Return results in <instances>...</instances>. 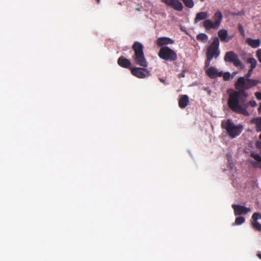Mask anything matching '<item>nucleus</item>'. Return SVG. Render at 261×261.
Returning <instances> with one entry per match:
<instances>
[{"label": "nucleus", "instance_id": "72a5a7b5", "mask_svg": "<svg viewBox=\"0 0 261 261\" xmlns=\"http://www.w3.org/2000/svg\"><path fill=\"white\" fill-rule=\"evenodd\" d=\"M258 112L259 113L261 112V102L259 103V107L258 108Z\"/></svg>", "mask_w": 261, "mask_h": 261}, {"label": "nucleus", "instance_id": "9d476101", "mask_svg": "<svg viewBox=\"0 0 261 261\" xmlns=\"http://www.w3.org/2000/svg\"><path fill=\"white\" fill-rule=\"evenodd\" d=\"M205 73L206 75L211 79H214L217 76H221L223 74L222 72H219L218 70L214 67H210L206 69Z\"/></svg>", "mask_w": 261, "mask_h": 261}, {"label": "nucleus", "instance_id": "393cba45", "mask_svg": "<svg viewBox=\"0 0 261 261\" xmlns=\"http://www.w3.org/2000/svg\"><path fill=\"white\" fill-rule=\"evenodd\" d=\"M245 221V219L243 217H237L235 220V224L236 225H241L243 224Z\"/></svg>", "mask_w": 261, "mask_h": 261}, {"label": "nucleus", "instance_id": "aec40b11", "mask_svg": "<svg viewBox=\"0 0 261 261\" xmlns=\"http://www.w3.org/2000/svg\"><path fill=\"white\" fill-rule=\"evenodd\" d=\"M250 156L257 162L258 167L261 168V156L258 153L253 152L251 153Z\"/></svg>", "mask_w": 261, "mask_h": 261}, {"label": "nucleus", "instance_id": "4468645a", "mask_svg": "<svg viewBox=\"0 0 261 261\" xmlns=\"http://www.w3.org/2000/svg\"><path fill=\"white\" fill-rule=\"evenodd\" d=\"M218 35L221 42H227L231 39V37L228 36L227 31L225 29L219 30L218 32Z\"/></svg>", "mask_w": 261, "mask_h": 261}, {"label": "nucleus", "instance_id": "473e14b6", "mask_svg": "<svg viewBox=\"0 0 261 261\" xmlns=\"http://www.w3.org/2000/svg\"><path fill=\"white\" fill-rule=\"evenodd\" d=\"M159 80L161 82H162V83L165 84V85H167L168 83L166 82V80L164 79H163V78H159Z\"/></svg>", "mask_w": 261, "mask_h": 261}, {"label": "nucleus", "instance_id": "ddd939ff", "mask_svg": "<svg viewBox=\"0 0 261 261\" xmlns=\"http://www.w3.org/2000/svg\"><path fill=\"white\" fill-rule=\"evenodd\" d=\"M117 63L121 67L125 68H129L130 69V65H131V62L130 61L124 58L123 56H120L117 60Z\"/></svg>", "mask_w": 261, "mask_h": 261}, {"label": "nucleus", "instance_id": "7ed1b4c3", "mask_svg": "<svg viewBox=\"0 0 261 261\" xmlns=\"http://www.w3.org/2000/svg\"><path fill=\"white\" fill-rule=\"evenodd\" d=\"M221 127L226 130L228 136L231 138L239 136L243 129V126L242 124L236 125L230 119L223 121L221 123Z\"/></svg>", "mask_w": 261, "mask_h": 261}, {"label": "nucleus", "instance_id": "6e6552de", "mask_svg": "<svg viewBox=\"0 0 261 261\" xmlns=\"http://www.w3.org/2000/svg\"><path fill=\"white\" fill-rule=\"evenodd\" d=\"M161 1L168 6L178 11H181L183 9L182 3L178 0H161Z\"/></svg>", "mask_w": 261, "mask_h": 261}, {"label": "nucleus", "instance_id": "6ab92c4d", "mask_svg": "<svg viewBox=\"0 0 261 261\" xmlns=\"http://www.w3.org/2000/svg\"><path fill=\"white\" fill-rule=\"evenodd\" d=\"M246 42L248 45L251 46L253 48H256L258 47L260 45V40L259 39H253L250 38H247L246 39Z\"/></svg>", "mask_w": 261, "mask_h": 261}, {"label": "nucleus", "instance_id": "412c9836", "mask_svg": "<svg viewBox=\"0 0 261 261\" xmlns=\"http://www.w3.org/2000/svg\"><path fill=\"white\" fill-rule=\"evenodd\" d=\"M196 39L199 41L206 42L208 40V36L204 33H200L197 35Z\"/></svg>", "mask_w": 261, "mask_h": 261}, {"label": "nucleus", "instance_id": "0eeeda50", "mask_svg": "<svg viewBox=\"0 0 261 261\" xmlns=\"http://www.w3.org/2000/svg\"><path fill=\"white\" fill-rule=\"evenodd\" d=\"M224 60L225 62L232 63L236 67H239L242 65L238 56L232 51L227 52L225 54Z\"/></svg>", "mask_w": 261, "mask_h": 261}, {"label": "nucleus", "instance_id": "9b49d317", "mask_svg": "<svg viewBox=\"0 0 261 261\" xmlns=\"http://www.w3.org/2000/svg\"><path fill=\"white\" fill-rule=\"evenodd\" d=\"M174 43V41L173 40L166 37H160L156 41V45L161 47L168 44H172Z\"/></svg>", "mask_w": 261, "mask_h": 261}, {"label": "nucleus", "instance_id": "c85d7f7f", "mask_svg": "<svg viewBox=\"0 0 261 261\" xmlns=\"http://www.w3.org/2000/svg\"><path fill=\"white\" fill-rule=\"evenodd\" d=\"M246 103L248 104V106H250L251 107H255L257 106V103L256 101L254 100H250L249 101L246 102Z\"/></svg>", "mask_w": 261, "mask_h": 261}, {"label": "nucleus", "instance_id": "39448f33", "mask_svg": "<svg viewBox=\"0 0 261 261\" xmlns=\"http://www.w3.org/2000/svg\"><path fill=\"white\" fill-rule=\"evenodd\" d=\"M159 57L166 61H175L177 59V56L175 51L168 46H164L160 48Z\"/></svg>", "mask_w": 261, "mask_h": 261}, {"label": "nucleus", "instance_id": "f704fd0d", "mask_svg": "<svg viewBox=\"0 0 261 261\" xmlns=\"http://www.w3.org/2000/svg\"><path fill=\"white\" fill-rule=\"evenodd\" d=\"M257 256L260 259H261V253H257Z\"/></svg>", "mask_w": 261, "mask_h": 261}, {"label": "nucleus", "instance_id": "1a4fd4ad", "mask_svg": "<svg viewBox=\"0 0 261 261\" xmlns=\"http://www.w3.org/2000/svg\"><path fill=\"white\" fill-rule=\"evenodd\" d=\"M232 207L233 209L235 216L245 215L251 211L250 208L241 205L232 204Z\"/></svg>", "mask_w": 261, "mask_h": 261}, {"label": "nucleus", "instance_id": "423d86ee", "mask_svg": "<svg viewBox=\"0 0 261 261\" xmlns=\"http://www.w3.org/2000/svg\"><path fill=\"white\" fill-rule=\"evenodd\" d=\"M219 40L218 37H216L213 39V40L210 45L207 48L206 53V56L213 59L217 58L220 55L219 47Z\"/></svg>", "mask_w": 261, "mask_h": 261}, {"label": "nucleus", "instance_id": "4be33fe9", "mask_svg": "<svg viewBox=\"0 0 261 261\" xmlns=\"http://www.w3.org/2000/svg\"><path fill=\"white\" fill-rule=\"evenodd\" d=\"M247 63L250 64V68L251 69H253L255 68L257 65V61L253 58H249L247 59Z\"/></svg>", "mask_w": 261, "mask_h": 261}, {"label": "nucleus", "instance_id": "f03ea898", "mask_svg": "<svg viewBox=\"0 0 261 261\" xmlns=\"http://www.w3.org/2000/svg\"><path fill=\"white\" fill-rule=\"evenodd\" d=\"M132 49L134 52L132 56L134 62L143 68L136 67L130 68L131 73L138 78H145L149 75V71L145 68L148 66V63L144 54V46L140 42H135L132 45Z\"/></svg>", "mask_w": 261, "mask_h": 261}, {"label": "nucleus", "instance_id": "7c9ffc66", "mask_svg": "<svg viewBox=\"0 0 261 261\" xmlns=\"http://www.w3.org/2000/svg\"><path fill=\"white\" fill-rule=\"evenodd\" d=\"M253 70L252 69H251L250 68L247 73L245 75V76L244 77H245V79H249V77L251 76V74H252V71H253Z\"/></svg>", "mask_w": 261, "mask_h": 261}, {"label": "nucleus", "instance_id": "a878e982", "mask_svg": "<svg viewBox=\"0 0 261 261\" xmlns=\"http://www.w3.org/2000/svg\"><path fill=\"white\" fill-rule=\"evenodd\" d=\"M212 59H213L206 57V60L205 61V62H204V68H205V69H207L208 68H209V66H210V64H211V60Z\"/></svg>", "mask_w": 261, "mask_h": 261}, {"label": "nucleus", "instance_id": "cd10ccee", "mask_svg": "<svg viewBox=\"0 0 261 261\" xmlns=\"http://www.w3.org/2000/svg\"><path fill=\"white\" fill-rule=\"evenodd\" d=\"M223 80L225 81H228L230 79V74L228 72H226L224 74H222Z\"/></svg>", "mask_w": 261, "mask_h": 261}, {"label": "nucleus", "instance_id": "2eb2a0df", "mask_svg": "<svg viewBox=\"0 0 261 261\" xmlns=\"http://www.w3.org/2000/svg\"><path fill=\"white\" fill-rule=\"evenodd\" d=\"M189 103V97L187 95H181L178 100L179 107L181 109L185 108Z\"/></svg>", "mask_w": 261, "mask_h": 261}, {"label": "nucleus", "instance_id": "20e7f679", "mask_svg": "<svg viewBox=\"0 0 261 261\" xmlns=\"http://www.w3.org/2000/svg\"><path fill=\"white\" fill-rule=\"evenodd\" d=\"M223 16L220 11H216L213 16L214 21L213 22L211 19H206L203 22V26L206 30L211 29H218L222 22Z\"/></svg>", "mask_w": 261, "mask_h": 261}, {"label": "nucleus", "instance_id": "b1692460", "mask_svg": "<svg viewBox=\"0 0 261 261\" xmlns=\"http://www.w3.org/2000/svg\"><path fill=\"white\" fill-rule=\"evenodd\" d=\"M261 219V214L259 213H254L251 217V222H256L258 220Z\"/></svg>", "mask_w": 261, "mask_h": 261}, {"label": "nucleus", "instance_id": "dca6fc26", "mask_svg": "<svg viewBox=\"0 0 261 261\" xmlns=\"http://www.w3.org/2000/svg\"><path fill=\"white\" fill-rule=\"evenodd\" d=\"M208 17V13L207 12H200L197 13L194 19L195 23H197L202 20H206Z\"/></svg>", "mask_w": 261, "mask_h": 261}, {"label": "nucleus", "instance_id": "a211bd4d", "mask_svg": "<svg viewBox=\"0 0 261 261\" xmlns=\"http://www.w3.org/2000/svg\"><path fill=\"white\" fill-rule=\"evenodd\" d=\"M250 123L255 124L256 130L257 132H261V117L252 119L250 121Z\"/></svg>", "mask_w": 261, "mask_h": 261}, {"label": "nucleus", "instance_id": "c9c22d12", "mask_svg": "<svg viewBox=\"0 0 261 261\" xmlns=\"http://www.w3.org/2000/svg\"><path fill=\"white\" fill-rule=\"evenodd\" d=\"M97 3H100V0H97Z\"/></svg>", "mask_w": 261, "mask_h": 261}, {"label": "nucleus", "instance_id": "5701e85b", "mask_svg": "<svg viewBox=\"0 0 261 261\" xmlns=\"http://www.w3.org/2000/svg\"><path fill=\"white\" fill-rule=\"evenodd\" d=\"M251 225L254 229L261 231V224L257 221L251 222Z\"/></svg>", "mask_w": 261, "mask_h": 261}, {"label": "nucleus", "instance_id": "e433bc0d", "mask_svg": "<svg viewBox=\"0 0 261 261\" xmlns=\"http://www.w3.org/2000/svg\"><path fill=\"white\" fill-rule=\"evenodd\" d=\"M201 2H203L204 1V0H200Z\"/></svg>", "mask_w": 261, "mask_h": 261}, {"label": "nucleus", "instance_id": "c756f323", "mask_svg": "<svg viewBox=\"0 0 261 261\" xmlns=\"http://www.w3.org/2000/svg\"><path fill=\"white\" fill-rule=\"evenodd\" d=\"M256 57L261 63V49H258L256 52Z\"/></svg>", "mask_w": 261, "mask_h": 261}, {"label": "nucleus", "instance_id": "f3484780", "mask_svg": "<svg viewBox=\"0 0 261 261\" xmlns=\"http://www.w3.org/2000/svg\"><path fill=\"white\" fill-rule=\"evenodd\" d=\"M259 83V81L257 80L246 79V89H249L255 86Z\"/></svg>", "mask_w": 261, "mask_h": 261}, {"label": "nucleus", "instance_id": "2f4dec72", "mask_svg": "<svg viewBox=\"0 0 261 261\" xmlns=\"http://www.w3.org/2000/svg\"><path fill=\"white\" fill-rule=\"evenodd\" d=\"M255 96L256 98L259 100H261V93L257 92L255 93Z\"/></svg>", "mask_w": 261, "mask_h": 261}, {"label": "nucleus", "instance_id": "f8f14e48", "mask_svg": "<svg viewBox=\"0 0 261 261\" xmlns=\"http://www.w3.org/2000/svg\"><path fill=\"white\" fill-rule=\"evenodd\" d=\"M234 87L236 91H240L242 89H246V79L245 77L241 76L238 78L234 84Z\"/></svg>", "mask_w": 261, "mask_h": 261}, {"label": "nucleus", "instance_id": "bb28decb", "mask_svg": "<svg viewBox=\"0 0 261 261\" xmlns=\"http://www.w3.org/2000/svg\"><path fill=\"white\" fill-rule=\"evenodd\" d=\"M238 30H239V31L240 33V34L242 36H245V31H244V28L241 24L239 23L238 24Z\"/></svg>", "mask_w": 261, "mask_h": 261}, {"label": "nucleus", "instance_id": "f257e3e1", "mask_svg": "<svg viewBox=\"0 0 261 261\" xmlns=\"http://www.w3.org/2000/svg\"><path fill=\"white\" fill-rule=\"evenodd\" d=\"M246 90L244 89L240 91H236L231 89H228L227 105L233 112L245 116H249L250 114L247 111L248 104L246 103V99L248 95L246 92Z\"/></svg>", "mask_w": 261, "mask_h": 261}]
</instances>
